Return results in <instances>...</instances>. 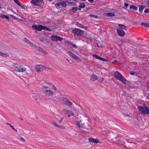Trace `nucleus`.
<instances>
[{
  "label": "nucleus",
  "instance_id": "6e6552de",
  "mask_svg": "<svg viewBox=\"0 0 149 149\" xmlns=\"http://www.w3.org/2000/svg\"><path fill=\"white\" fill-rule=\"evenodd\" d=\"M49 0L50 1H53V0ZM30 2L32 4V6H40L42 5L43 3V0H32Z\"/></svg>",
  "mask_w": 149,
  "mask_h": 149
},
{
  "label": "nucleus",
  "instance_id": "864d4df0",
  "mask_svg": "<svg viewBox=\"0 0 149 149\" xmlns=\"http://www.w3.org/2000/svg\"><path fill=\"white\" fill-rule=\"evenodd\" d=\"M34 99H35V100H33L34 101L36 100H37V99L36 98H34Z\"/></svg>",
  "mask_w": 149,
  "mask_h": 149
},
{
  "label": "nucleus",
  "instance_id": "c756f323",
  "mask_svg": "<svg viewBox=\"0 0 149 149\" xmlns=\"http://www.w3.org/2000/svg\"><path fill=\"white\" fill-rule=\"evenodd\" d=\"M85 5L84 3H80L79 7L80 8H84L85 7Z\"/></svg>",
  "mask_w": 149,
  "mask_h": 149
},
{
  "label": "nucleus",
  "instance_id": "37998d69",
  "mask_svg": "<svg viewBox=\"0 0 149 149\" xmlns=\"http://www.w3.org/2000/svg\"><path fill=\"white\" fill-rule=\"evenodd\" d=\"M71 45L73 46V47L74 48H77V46L76 45L74 44H71Z\"/></svg>",
  "mask_w": 149,
  "mask_h": 149
},
{
  "label": "nucleus",
  "instance_id": "423d86ee",
  "mask_svg": "<svg viewBox=\"0 0 149 149\" xmlns=\"http://www.w3.org/2000/svg\"><path fill=\"white\" fill-rule=\"evenodd\" d=\"M72 32L74 36H81L83 34L84 31L78 28H75L72 30Z\"/></svg>",
  "mask_w": 149,
  "mask_h": 149
},
{
  "label": "nucleus",
  "instance_id": "58836bf2",
  "mask_svg": "<svg viewBox=\"0 0 149 149\" xmlns=\"http://www.w3.org/2000/svg\"><path fill=\"white\" fill-rule=\"evenodd\" d=\"M145 13H148L149 12V9H146L144 10Z\"/></svg>",
  "mask_w": 149,
  "mask_h": 149
},
{
  "label": "nucleus",
  "instance_id": "20e7f679",
  "mask_svg": "<svg viewBox=\"0 0 149 149\" xmlns=\"http://www.w3.org/2000/svg\"><path fill=\"white\" fill-rule=\"evenodd\" d=\"M12 66L13 68H14L16 71L19 72H24L26 70V68L24 67L22 65L19 66L17 64L14 63Z\"/></svg>",
  "mask_w": 149,
  "mask_h": 149
},
{
  "label": "nucleus",
  "instance_id": "bb28decb",
  "mask_svg": "<svg viewBox=\"0 0 149 149\" xmlns=\"http://www.w3.org/2000/svg\"><path fill=\"white\" fill-rule=\"evenodd\" d=\"M76 25L80 28H84L85 29L87 28L86 27L82 25L77 22L76 23Z\"/></svg>",
  "mask_w": 149,
  "mask_h": 149
},
{
  "label": "nucleus",
  "instance_id": "f03ea898",
  "mask_svg": "<svg viewBox=\"0 0 149 149\" xmlns=\"http://www.w3.org/2000/svg\"><path fill=\"white\" fill-rule=\"evenodd\" d=\"M114 75L116 79L121 81L125 84H126V79L120 72L116 71L114 74Z\"/></svg>",
  "mask_w": 149,
  "mask_h": 149
},
{
  "label": "nucleus",
  "instance_id": "b1692460",
  "mask_svg": "<svg viewBox=\"0 0 149 149\" xmlns=\"http://www.w3.org/2000/svg\"><path fill=\"white\" fill-rule=\"evenodd\" d=\"M118 26L119 28L121 29L124 30L126 29V27L125 25L123 24H119Z\"/></svg>",
  "mask_w": 149,
  "mask_h": 149
},
{
  "label": "nucleus",
  "instance_id": "8fccbe9b",
  "mask_svg": "<svg viewBox=\"0 0 149 149\" xmlns=\"http://www.w3.org/2000/svg\"><path fill=\"white\" fill-rule=\"evenodd\" d=\"M43 40H41V39H40V42H42L43 41Z\"/></svg>",
  "mask_w": 149,
  "mask_h": 149
},
{
  "label": "nucleus",
  "instance_id": "13d9d810",
  "mask_svg": "<svg viewBox=\"0 0 149 149\" xmlns=\"http://www.w3.org/2000/svg\"><path fill=\"white\" fill-rule=\"evenodd\" d=\"M20 119L22 120H23V119L22 118H20Z\"/></svg>",
  "mask_w": 149,
  "mask_h": 149
},
{
  "label": "nucleus",
  "instance_id": "473e14b6",
  "mask_svg": "<svg viewBox=\"0 0 149 149\" xmlns=\"http://www.w3.org/2000/svg\"><path fill=\"white\" fill-rule=\"evenodd\" d=\"M58 127L61 129H65V127L62 125H58Z\"/></svg>",
  "mask_w": 149,
  "mask_h": 149
},
{
  "label": "nucleus",
  "instance_id": "9d476101",
  "mask_svg": "<svg viewBox=\"0 0 149 149\" xmlns=\"http://www.w3.org/2000/svg\"><path fill=\"white\" fill-rule=\"evenodd\" d=\"M51 39L53 41L57 42L58 41H61L63 40V38L60 36H57L52 35L51 37Z\"/></svg>",
  "mask_w": 149,
  "mask_h": 149
},
{
  "label": "nucleus",
  "instance_id": "412c9836",
  "mask_svg": "<svg viewBox=\"0 0 149 149\" xmlns=\"http://www.w3.org/2000/svg\"><path fill=\"white\" fill-rule=\"evenodd\" d=\"M90 79L91 81H94L97 79V77L96 75L92 74L91 76Z\"/></svg>",
  "mask_w": 149,
  "mask_h": 149
},
{
  "label": "nucleus",
  "instance_id": "f3484780",
  "mask_svg": "<svg viewBox=\"0 0 149 149\" xmlns=\"http://www.w3.org/2000/svg\"><path fill=\"white\" fill-rule=\"evenodd\" d=\"M65 112L66 114L68 115L67 116L68 117H70V116H72L74 115V113L70 110H66Z\"/></svg>",
  "mask_w": 149,
  "mask_h": 149
},
{
  "label": "nucleus",
  "instance_id": "7c9ffc66",
  "mask_svg": "<svg viewBox=\"0 0 149 149\" xmlns=\"http://www.w3.org/2000/svg\"><path fill=\"white\" fill-rule=\"evenodd\" d=\"M52 124L54 125V126L58 127V125L56 122L55 121H52Z\"/></svg>",
  "mask_w": 149,
  "mask_h": 149
},
{
  "label": "nucleus",
  "instance_id": "0eeeda50",
  "mask_svg": "<svg viewBox=\"0 0 149 149\" xmlns=\"http://www.w3.org/2000/svg\"><path fill=\"white\" fill-rule=\"evenodd\" d=\"M68 3L70 4L71 5H72L74 3L71 2H68L67 1H63L62 2H58L55 5V7L56 8L58 7L59 8H61L62 7H66V3Z\"/></svg>",
  "mask_w": 149,
  "mask_h": 149
},
{
  "label": "nucleus",
  "instance_id": "4468645a",
  "mask_svg": "<svg viewBox=\"0 0 149 149\" xmlns=\"http://www.w3.org/2000/svg\"><path fill=\"white\" fill-rule=\"evenodd\" d=\"M76 125L82 130H83V129L85 128V126L84 124H81L79 122H77L76 123Z\"/></svg>",
  "mask_w": 149,
  "mask_h": 149
},
{
  "label": "nucleus",
  "instance_id": "72a5a7b5",
  "mask_svg": "<svg viewBox=\"0 0 149 149\" xmlns=\"http://www.w3.org/2000/svg\"><path fill=\"white\" fill-rule=\"evenodd\" d=\"M104 79L103 78L101 77L99 79V81L100 82H101L104 81Z\"/></svg>",
  "mask_w": 149,
  "mask_h": 149
},
{
  "label": "nucleus",
  "instance_id": "6ab92c4d",
  "mask_svg": "<svg viewBox=\"0 0 149 149\" xmlns=\"http://www.w3.org/2000/svg\"><path fill=\"white\" fill-rule=\"evenodd\" d=\"M14 2L17 4V5H19L23 8H24V5L21 3L20 2L18 1L17 0H14Z\"/></svg>",
  "mask_w": 149,
  "mask_h": 149
},
{
  "label": "nucleus",
  "instance_id": "39448f33",
  "mask_svg": "<svg viewBox=\"0 0 149 149\" xmlns=\"http://www.w3.org/2000/svg\"><path fill=\"white\" fill-rule=\"evenodd\" d=\"M32 27L34 29L38 30L39 31H41L42 29H46V30L51 31V30L49 28L45 26H42V25H40L38 26L36 25H34L32 26Z\"/></svg>",
  "mask_w": 149,
  "mask_h": 149
},
{
  "label": "nucleus",
  "instance_id": "4d7b16f0",
  "mask_svg": "<svg viewBox=\"0 0 149 149\" xmlns=\"http://www.w3.org/2000/svg\"><path fill=\"white\" fill-rule=\"evenodd\" d=\"M148 98L149 99V94H148V96H147Z\"/></svg>",
  "mask_w": 149,
  "mask_h": 149
},
{
  "label": "nucleus",
  "instance_id": "6e6d98bb",
  "mask_svg": "<svg viewBox=\"0 0 149 149\" xmlns=\"http://www.w3.org/2000/svg\"><path fill=\"white\" fill-rule=\"evenodd\" d=\"M36 94H33V97L36 96Z\"/></svg>",
  "mask_w": 149,
  "mask_h": 149
},
{
  "label": "nucleus",
  "instance_id": "a19ab883",
  "mask_svg": "<svg viewBox=\"0 0 149 149\" xmlns=\"http://www.w3.org/2000/svg\"><path fill=\"white\" fill-rule=\"evenodd\" d=\"M11 127L12 128V129L14 130V131H15L17 132V130L15 129L14 128V127L13 126H11Z\"/></svg>",
  "mask_w": 149,
  "mask_h": 149
},
{
  "label": "nucleus",
  "instance_id": "393cba45",
  "mask_svg": "<svg viewBox=\"0 0 149 149\" xmlns=\"http://www.w3.org/2000/svg\"><path fill=\"white\" fill-rule=\"evenodd\" d=\"M145 8V7L141 5L140 6H139V11L141 13L143 12V10Z\"/></svg>",
  "mask_w": 149,
  "mask_h": 149
},
{
  "label": "nucleus",
  "instance_id": "a18cd8bd",
  "mask_svg": "<svg viewBox=\"0 0 149 149\" xmlns=\"http://www.w3.org/2000/svg\"><path fill=\"white\" fill-rule=\"evenodd\" d=\"M52 89H54L56 91V88L54 86H53L52 87Z\"/></svg>",
  "mask_w": 149,
  "mask_h": 149
},
{
  "label": "nucleus",
  "instance_id": "f257e3e1",
  "mask_svg": "<svg viewBox=\"0 0 149 149\" xmlns=\"http://www.w3.org/2000/svg\"><path fill=\"white\" fill-rule=\"evenodd\" d=\"M138 110L141 112V114L146 115L149 114V107L146 106L145 104L143 106H138Z\"/></svg>",
  "mask_w": 149,
  "mask_h": 149
},
{
  "label": "nucleus",
  "instance_id": "c85d7f7f",
  "mask_svg": "<svg viewBox=\"0 0 149 149\" xmlns=\"http://www.w3.org/2000/svg\"><path fill=\"white\" fill-rule=\"evenodd\" d=\"M130 9H132L134 10H137V7L134 5L131 6H130Z\"/></svg>",
  "mask_w": 149,
  "mask_h": 149
},
{
  "label": "nucleus",
  "instance_id": "f704fd0d",
  "mask_svg": "<svg viewBox=\"0 0 149 149\" xmlns=\"http://www.w3.org/2000/svg\"><path fill=\"white\" fill-rule=\"evenodd\" d=\"M18 139L21 140L23 142H25V140L22 137L18 138Z\"/></svg>",
  "mask_w": 149,
  "mask_h": 149
},
{
  "label": "nucleus",
  "instance_id": "79ce46f5",
  "mask_svg": "<svg viewBox=\"0 0 149 149\" xmlns=\"http://www.w3.org/2000/svg\"><path fill=\"white\" fill-rule=\"evenodd\" d=\"M23 41L27 42H28L29 40L26 38H25L24 39Z\"/></svg>",
  "mask_w": 149,
  "mask_h": 149
},
{
  "label": "nucleus",
  "instance_id": "ea45409f",
  "mask_svg": "<svg viewBox=\"0 0 149 149\" xmlns=\"http://www.w3.org/2000/svg\"><path fill=\"white\" fill-rule=\"evenodd\" d=\"M146 86L148 88L149 90V81L146 82Z\"/></svg>",
  "mask_w": 149,
  "mask_h": 149
},
{
  "label": "nucleus",
  "instance_id": "5701e85b",
  "mask_svg": "<svg viewBox=\"0 0 149 149\" xmlns=\"http://www.w3.org/2000/svg\"><path fill=\"white\" fill-rule=\"evenodd\" d=\"M0 17L2 18H5L7 19H9V17L7 15H3L2 14H0Z\"/></svg>",
  "mask_w": 149,
  "mask_h": 149
},
{
  "label": "nucleus",
  "instance_id": "4be33fe9",
  "mask_svg": "<svg viewBox=\"0 0 149 149\" xmlns=\"http://www.w3.org/2000/svg\"><path fill=\"white\" fill-rule=\"evenodd\" d=\"M0 55L1 56L4 57H6L9 56V54L6 53H3L1 52L0 51Z\"/></svg>",
  "mask_w": 149,
  "mask_h": 149
},
{
  "label": "nucleus",
  "instance_id": "c03bdc74",
  "mask_svg": "<svg viewBox=\"0 0 149 149\" xmlns=\"http://www.w3.org/2000/svg\"><path fill=\"white\" fill-rule=\"evenodd\" d=\"M124 6L125 7H127L128 6V4L127 3H125L124 4Z\"/></svg>",
  "mask_w": 149,
  "mask_h": 149
},
{
  "label": "nucleus",
  "instance_id": "5fc2aeb1",
  "mask_svg": "<svg viewBox=\"0 0 149 149\" xmlns=\"http://www.w3.org/2000/svg\"><path fill=\"white\" fill-rule=\"evenodd\" d=\"M10 16H11L12 17H13V15H10Z\"/></svg>",
  "mask_w": 149,
  "mask_h": 149
},
{
  "label": "nucleus",
  "instance_id": "052dcab7",
  "mask_svg": "<svg viewBox=\"0 0 149 149\" xmlns=\"http://www.w3.org/2000/svg\"><path fill=\"white\" fill-rule=\"evenodd\" d=\"M35 32L36 33H37V32L36 31H35Z\"/></svg>",
  "mask_w": 149,
  "mask_h": 149
},
{
  "label": "nucleus",
  "instance_id": "3c124183",
  "mask_svg": "<svg viewBox=\"0 0 149 149\" xmlns=\"http://www.w3.org/2000/svg\"><path fill=\"white\" fill-rule=\"evenodd\" d=\"M2 8V5H0V9Z\"/></svg>",
  "mask_w": 149,
  "mask_h": 149
},
{
  "label": "nucleus",
  "instance_id": "603ef678",
  "mask_svg": "<svg viewBox=\"0 0 149 149\" xmlns=\"http://www.w3.org/2000/svg\"><path fill=\"white\" fill-rule=\"evenodd\" d=\"M116 62H117V61H114L113 62V63H116Z\"/></svg>",
  "mask_w": 149,
  "mask_h": 149
},
{
  "label": "nucleus",
  "instance_id": "a211bd4d",
  "mask_svg": "<svg viewBox=\"0 0 149 149\" xmlns=\"http://www.w3.org/2000/svg\"><path fill=\"white\" fill-rule=\"evenodd\" d=\"M36 49H37L38 50H39L44 53L45 54H47V52L45 51V50H44L42 48H40V47H38V46H36Z\"/></svg>",
  "mask_w": 149,
  "mask_h": 149
},
{
  "label": "nucleus",
  "instance_id": "de8ad7c7",
  "mask_svg": "<svg viewBox=\"0 0 149 149\" xmlns=\"http://www.w3.org/2000/svg\"><path fill=\"white\" fill-rule=\"evenodd\" d=\"M147 2H148V3H147V5H148V6L149 5V0H147Z\"/></svg>",
  "mask_w": 149,
  "mask_h": 149
},
{
  "label": "nucleus",
  "instance_id": "aec40b11",
  "mask_svg": "<svg viewBox=\"0 0 149 149\" xmlns=\"http://www.w3.org/2000/svg\"><path fill=\"white\" fill-rule=\"evenodd\" d=\"M78 9L81 10L80 9L78 8V7H73L72 9L70 10V11L71 13H73L76 12L77 10Z\"/></svg>",
  "mask_w": 149,
  "mask_h": 149
},
{
  "label": "nucleus",
  "instance_id": "bf43d9fd",
  "mask_svg": "<svg viewBox=\"0 0 149 149\" xmlns=\"http://www.w3.org/2000/svg\"><path fill=\"white\" fill-rule=\"evenodd\" d=\"M97 46H98V47H101V46H100L98 45H97Z\"/></svg>",
  "mask_w": 149,
  "mask_h": 149
},
{
  "label": "nucleus",
  "instance_id": "49530a36",
  "mask_svg": "<svg viewBox=\"0 0 149 149\" xmlns=\"http://www.w3.org/2000/svg\"><path fill=\"white\" fill-rule=\"evenodd\" d=\"M93 1V0H88V1L90 3H92Z\"/></svg>",
  "mask_w": 149,
  "mask_h": 149
},
{
  "label": "nucleus",
  "instance_id": "a878e982",
  "mask_svg": "<svg viewBox=\"0 0 149 149\" xmlns=\"http://www.w3.org/2000/svg\"><path fill=\"white\" fill-rule=\"evenodd\" d=\"M107 16L108 17H113L115 15V13H112L109 12L106 13Z\"/></svg>",
  "mask_w": 149,
  "mask_h": 149
},
{
  "label": "nucleus",
  "instance_id": "c9c22d12",
  "mask_svg": "<svg viewBox=\"0 0 149 149\" xmlns=\"http://www.w3.org/2000/svg\"><path fill=\"white\" fill-rule=\"evenodd\" d=\"M63 118H61V119H60V120H59V122H58V123L59 124H61V123L62 122L63 120Z\"/></svg>",
  "mask_w": 149,
  "mask_h": 149
},
{
  "label": "nucleus",
  "instance_id": "9b49d317",
  "mask_svg": "<svg viewBox=\"0 0 149 149\" xmlns=\"http://www.w3.org/2000/svg\"><path fill=\"white\" fill-rule=\"evenodd\" d=\"M68 54L71 57L74 59V60H77L78 59H79V58L72 52L68 51Z\"/></svg>",
  "mask_w": 149,
  "mask_h": 149
},
{
  "label": "nucleus",
  "instance_id": "4c0bfd02",
  "mask_svg": "<svg viewBox=\"0 0 149 149\" xmlns=\"http://www.w3.org/2000/svg\"><path fill=\"white\" fill-rule=\"evenodd\" d=\"M90 16L91 17H94L95 18H98V17L97 15H91Z\"/></svg>",
  "mask_w": 149,
  "mask_h": 149
},
{
  "label": "nucleus",
  "instance_id": "1a4fd4ad",
  "mask_svg": "<svg viewBox=\"0 0 149 149\" xmlns=\"http://www.w3.org/2000/svg\"><path fill=\"white\" fill-rule=\"evenodd\" d=\"M60 101L63 102L64 104L70 107L72 106V103L70 100H68L67 98H61L60 99Z\"/></svg>",
  "mask_w": 149,
  "mask_h": 149
},
{
  "label": "nucleus",
  "instance_id": "f8f14e48",
  "mask_svg": "<svg viewBox=\"0 0 149 149\" xmlns=\"http://www.w3.org/2000/svg\"><path fill=\"white\" fill-rule=\"evenodd\" d=\"M92 56L93 57L96 58V59L100 60L102 61H107L106 59L100 57L97 55L94 54L92 55Z\"/></svg>",
  "mask_w": 149,
  "mask_h": 149
},
{
  "label": "nucleus",
  "instance_id": "e433bc0d",
  "mask_svg": "<svg viewBox=\"0 0 149 149\" xmlns=\"http://www.w3.org/2000/svg\"><path fill=\"white\" fill-rule=\"evenodd\" d=\"M130 73L132 75H136V73L135 72H130Z\"/></svg>",
  "mask_w": 149,
  "mask_h": 149
},
{
  "label": "nucleus",
  "instance_id": "ddd939ff",
  "mask_svg": "<svg viewBox=\"0 0 149 149\" xmlns=\"http://www.w3.org/2000/svg\"><path fill=\"white\" fill-rule=\"evenodd\" d=\"M44 67L41 65H37L35 67V70L37 72H40Z\"/></svg>",
  "mask_w": 149,
  "mask_h": 149
},
{
  "label": "nucleus",
  "instance_id": "dca6fc26",
  "mask_svg": "<svg viewBox=\"0 0 149 149\" xmlns=\"http://www.w3.org/2000/svg\"><path fill=\"white\" fill-rule=\"evenodd\" d=\"M117 31L119 36H123L125 35V32L123 30L120 29H117Z\"/></svg>",
  "mask_w": 149,
  "mask_h": 149
},
{
  "label": "nucleus",
  "instance_id": "7ed1b4c3",
  "mask_svg": "<svg viewBox=\"0 0 149 149\" xmlns=\"http://www.w3.org/2000/svg\"><path fill=\"white\" fill-rule=\"evenodd\" d=\"M42 91L46 95L52 96L54 95L53 91L50 90L49 87L45 85H42Z\"/></svg>",
  "mask_w": 149,
  "mask_h": 149
},
{
  "label": "nucleus",
  "instance_id": "2f4dec72",
  "mask_svg": "<svg viewBox=\"0 0 149 149\" xmlns=\"http://www.w3.org/2000/svg\"><path fill=\"white\" fill-rule=\"evenodd\" d=\"M27 45L28 46H32L33 44L31 42H30L29 41H28L27 42H26V43Z\"/></svg>",
  "mask_w": 149,
  "mask_h": 149
},
{
  "label": "nucleus",
  "instance_id": "cd10ccee",
  "mask_svg": "<svg viewBox=\"0 0 149 149\" xmlns=\"http://www.w3.org/2000/svg\"><path fill=\"white\" fill-rule=\"evenodd\" d=\"M141 25L143 26H144L148 27L149 28V24L146 22H142L141 23Z\"/></svg>",
  "mask_w": 149,
  "mask_h": 149
},
{
  "label": "nucleus",
  "instance_id": "2eb2a0df",
  "mask_svg": "<svg viewBox=\"0 0 149 149\" xmlns=\"http://www.w3.org/2000/svg\"><path fill=\"white\" fill-rule=\"evenodd\" d=\"M88 140L90 142L92 143V144L93 143H97L99 142V139L93 138H89Z\"/></svg>",
  "mask_w": 149,
  "mask_h": 149
},
{
  "label": "nucleus",
  "instance_id": "09e8293b",
  "mask_svg": "<svg viewBox=\"0 0 149 149\" xmlns=\"http://www.w3.org/2000/svg\"><path fill=\"white\" fill-rule=\"evenodd\" d=\"M8 125H9V126L11 127V126H12V125H10V124L8 123H7Z\"/></svg>",
  "mask_w": 149,
  "mask_h": 149
}]
</instances>
